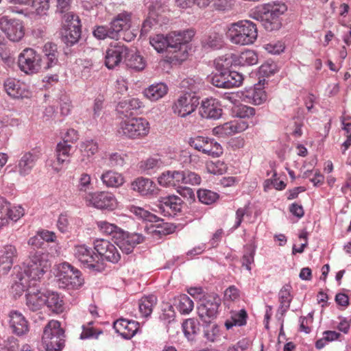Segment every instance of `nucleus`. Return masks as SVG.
I'll use <instances>...</instances> for the list:
<instances>
[{
    "mask_svg": "<svg viewBox=\"0 0 351 351\" xmlns=\"http://www.w3.org/2000/svg\"><path fill=\"white\" fill-rule=\"evenodd\" d=\"M118 118L121 119L117 130L119 136L136 139L149 132V123L144 118L132 117L128 111H119Z\"/></svg>",
    "mask_w": 351,
    "mask_h": 351,
    "instance_id": "obj_1",
    "label": "nucleus"
},
{
    "mask_svg": "<svg viewBox=\"0 0 351 351\" xmlns=\"http://www.w3.org/2000/svg\"><path fill=\"white\" fill-rule=\"evenodd\" d=\"M51 265L49 254L41 250H31L23 263V274L33 282L40 281Z\"/></svg>",
    "mask_w": 351,
    "mask_h": 351,
    "instance_id": "obj_2",
    "label": "nucleus"
},
{
    "mask_svg": "<svg viewBox=\"0 0 351 351\" xmlns=\"http://www.w3.org/2000/svg\"><path fill=\"white\" fill-rule=\"evenodd\" d=\"M230 41L239 45L253 44L258 36L256 25L250 21H241L230 25L228 29Z\"/></svg>",
    "mask_w": 351,
    "mask_h": 351,
    "instance_id": "obj_3",
    "label": "nucleus"
},
{
    "mask_svg": "<svg viewBox=\"0 0 351 351\" xmlns=\"http://www.w3.org/2000/svg\"><path fill=\"white\" fill-rule=\"evenodd\" d=\"M64 332L60 323L51 320L45 326L42 337V346L47 351H60L64 346Z\"/></svg>",
    "mask_w": 351,
    "mask_h": 351,
    "instance_id": "obj_4",
    "label": "nucleus"
},
{
    "mask_svg": "<svg viewBox=\"0 0 351 351\" xmlns=\"http://www.w3.org/2000/svg\"><path fill=\"white\" fill-rule=\"evenodd\" d=\"M195 35V32L191 29L183 31H173L167 34L168 41V50H172L175 53L183 49L182 56L175 55L174 58L178 60H184L187 57L186 44L189 43Z\"/></svg>",
    "mask_w": 351,
    "mask_h": 351,
    "instance_id": "obj_5",
    "label": "nucleus"
},
{
    "mask_svg": "<svg viewBox=\"0 0 351 351\" xmlns=\"http://www.w3.org/2000/svg\"><path fill=\"white\" fill-rule=\"evenodd\" d=\"M58 283L60 288L77 289L84 283L80 271L68 263H63L58 267Z\"/></svg>",
    "mask_w": 351,
    "mask_h": 351,
    "instance_id": "obj_6",
    "label": "nucleus"
},
{
    "mask_svg": "<svg viewBox=\"0 0 351 351\" xmlns=\"http://www.w3.org/2000/svg\"><path fill=\"white\" fill-rule=\"evenodd\" d=\"M81 25L79 16L75 14H66L62 21V40L66 45L77 43L81 37Z\"/></svg>",
    "mask_w": 351,
    "mask_h": 351,
    "instance_id": "obj_7",
    "label": "nucleus"
},
{
    "mask_svg": "<svg viewBox=\"0 0 351 351\" xmlns=\"http://www.w3.org/2000/svg\"><path fill=\"white\" fill-rule=\"evenodd\" d=\"M18 64L20 69L27 74L38 73L43 69L41 58L31 48H26L21 53L18 58Z\"/></svg>",
    "mask_w": 351,
    "mask_h": 351,
    "instance_id": "obj_8",
    "label": "nucleus"
},
{
    "mask_svg": "<svg viewBox=\"0 0 351 351\" xmlns=\"http://www.w3.org/2000/svg\"><path fill=\"white\" fill-rule=\"evenodd\" d=\"M74 255L84 267L92 271H101L104 269V265L99 256L84 245L76 246Z\"/></svg>",
    "mask_w": 351,
    "mask_h": 351,
    "instance_id": "obj_9",
    "label": "nucleus"
},
{
    "mask_svg": "<svg viewBox=\"0 0 351 351\" xmlns=\"http://www.w3.org/2000/svg\"><path fill=\"white\" fill-rule=\"evenodd\" d=\"M243 80V75L234 71H217L210 79L213 85L223 88L238 87L242 84Z\"/></svg>",
    "mask_w": 351,
    "mask_h": 351,
    "instance_id": "obj_10",
    "label": "nucleus"
},
{
    "mask_svg": "<svg viewBox=\"0 0 351 351\" xmlns=\"http://www.w3.org/2000/svg\"><path fill=\"white\" fill-rule=\"evenodd\" d=\"M84 199L87 206L99 209L113 210L117 206L115 197L108 192H89L84 195Z\"/></svg>",
    "mask_w": 351,
    "mask_h": 351,
    "instance_id": "obj_11",
    "label": "nucleus"
},
{
    "mask_svg": "<svg viewBox=\"0 0 351 351\" xmlns=\"http://www.w3.org/2000/svg\"><path fill=\"white\" fill-rule=\"evenodd\" d=\"M0 29L12 42H19L24 36V27L22 22L6 16L0 18Z\"/></svg>",
    "mask_w": 351,
    "mask_h": 351,
    "instance_id": "obj_12",
    "label": "nucleus"
},
{
    "mask_svg": "<svg viewBox=\"0 0 351 351\" xmlns=\"http://www.w3.org/2000/svg\"><path fill=\"white\" fill-rule=\"evenodd\" d=\"M220 298L215 295H208L201 300L197 308L199 318L205 323H210L218 313Z\"/></svg>",
    "mask_w": 351,
    "mask_h": 351,
    "instance_id": "obj_13",
    "label": "nucleus"
},
{
    "mask_svg": "<svg viewBox=\"0 0 351 351\" xmlns=\"http://www.w3.org/2000/svg\"><path fill=\"white\" fill-rule=\"evenodd\" d=\"M118 238L114 243L119 247L122 252L129 254L134 247L145 241V237L139 233H128L123 230L121 233H118Z\"/></svg>",
    "mask_w": 351,
    "mask_h": 351,
    "instance_id": "obj_14",
    "label": "nucleus"
},
{
    "mask_svg": "<svg viewBox=\"0 0 351 351\" xmlns=\"http://www.w3.org/2000/svg\"><path fill=\"white\" fill-rule=\"evenodd\" d=\"M128 47L120 43H111L106 52V66L111 69L119 65L123 58L128 55Z\"/></svg>",
    "mask_w": 351,
    "mask_h": 351,
    "instance_id": "obj_15",
    "label": "nucleus"
},
{
    "mask_svg": "<svg viewBox=\"0 0 351 351\" xmlns=\"http://www.w3.org/2000/svg\"><path fill=\"white\" fill-rule=\"evenodd\" d=\"M41 154L40 149H33L24 153L16 165L19 175L21 176L29 175L35 167L37 160L40 158Z\"/></svg>",
    "mask_w": 351,
    "mask_h": 351,
    "instance_id": "obj_16",
    "label": "nucleus"
},
{
    "mask_svg": "<svg viewBox=\"0 0 351 351\" xmlns=\"http://www.w3.org/2000/svg\"><path fill=\"white\" fill-rule=\"evenodd\" d=\"M131 189L142 196H152L158 194V189L150 179L140 177L131 183Z\"/></svg>",
    "mask_w": 351,
    "mask_h": 351,
    "instance_id": "obj_17",
    "label": "nucleus"
},
{
    "mask_svg": "<svg viewBox=\"0 0 351 351\" xmlns=\"http://www.w3.org/2000/svg\"><path fill=\"white\" fill-rule=\"evenodd\" d=\"M36 285V283L33 282L26 293V305L32 311H38L45 305V293L37 289Z\"/></svg>",
    "mask_w": 351,
    "mask_h": 351,
    "instance_id": "obj_18",
    "label": "nucleus"
},
{
    "mask_svg": "<svg viewBox=\"0 0 351 351\" xmlns=\"http://www.w3.org/2000/svg\"><path fill=\"white\" fill-rule=\"evenodd\" d=\"M113 327L115 331L123 338L130 339L138 332L139 323L121 318L114 322Z\"/></svg>",
    "mask_w": 351,
    "mask_h": 351,
    "instance_id": "obj_19",
    "label": "nucleus"
},
{
    "mask_svg": "<svg viewBox=\"0 0 351 351\" xmlns=\"http://www.w3.org/2000/svg\"><path fill=\"white\" fill-rule=\"evenodd\" d=\"M248 124L245 121L234 123L232 121L225 123L213 129V134L221 138H226L237 132L246 130Z\"/></svg>",
    "mask_w": 351,
    "mask_h": 351,
    "instance_id": "obj_20",
    "label": "nucleus"
},
{
    "mask_svg": "<svg viewBox=\"0 0 351 351\" xmlns=\"http://www.w3.org/2000/svg\"><path fill=\"white\" fill-rule=\"evenodd\" d=\"M17 256V250L14 245H6L2 248L0 255V268L3 274H7L11 269L14 260Z\"/></svg>",
    "mask_w": 351,
    "mask_h": 351,
    "instance_id": "obj_21",
    "label": "nucleus"
},
{
    "mask_svg": "<svg viewBox=\"0 0 351 351\" xmlns=\"http://www.w3.org/2000/svg\"><path fill=\"white\" fill-rule=\"evenodd\" d=\"M9 316L10 328L14 333L23 335L29 331L28 322L21 313L12 311Z\"/></svg>",
    "mask_w": 351,
    "mask_h": 351,
    "instance_id": "obj_22",
    "label": "nucleus"
},
{
    "mask_svg": "<svg viewBox=\"0 0 351 351\" xmlns=\"http://www.w3.org/2000/svg\"><path fill=\"white\" fill-rule=\"evenodd\" d=\"M132 23V14L130 12L124 11L117 14L110 23L112 32L115 34L117 38L120 36V33L122 30L130 29Z\"/></svg>",
    "mask_w": 351,
    "mask_h": 351,
    "instance_id": "obj_23",
    "label": "nucleus"
},
{
    "mask_svg": "<svg viewBox=\"0 0 351 351\" xmlns=\"http://www.w3.org/2000/svg\"><path fill=\"white\" fill-rule=\"evenodd\" d=\"M184 175L182 171H166L158 178L160 185L169 187H179L183 184Z\"/></svg>",
    "mask_w": 351,
    "mask_h": 351,
    "instance_id": "obj_24",
    "label": "nucleus"
},
{
    "mask_svg": "<svg viewBox=\"0 0 351 351\" xmlns=\"http://www.w3.org/2000/svg\"><path fill=\"white\" fill-rule=\"evenodd\" d=\"M43 51L44 56L41 59L44 70H47L57 64L58 51L56 44L47 43L43 47Z\"/></svg>",
    "mask_w": 351,
    "mask_h": 351,
    "instance_id": "obj_25",
    "label": "nucleus"
},
{
    "mask_svg": "<svg viewBox=\"0 0 351 351\" xmlns=\"http://www.w3.org/2000/svg\"><path fill=\"white\" fill-rule=\"evenodd\" d=\"M199 105V98L191 93H185L180 95L173 103V108L174 110H181L182 108H189V110H196Z\"/></svg>",
    "mask_w": 351,
    "mask_h": 351,
    "instance_id": "obj_26",
    "label": "nucleus"
},
{
    "mask_svg": "<svg viewBox=\"0 0 351 351\" xmlns=\"http://www.w3.org/2000/svg\"><path fill=\"white\" fill-rule=\"evenodd\" d=\"M4 88L6 93L13 98H21L24 95V84L15 78H8L4 82Z\"/></svg>",
    "mask_w": 351,
    "mask_h": 351,
    "instance_id": "obj_27",
    "label": "nucleus"
},
{
    "mask_svg": "<svg viewBox=\"0 0 351 351\" xmlns=\"http://www.w3.org/2000/svg\"><path fill=\"white\" fill-rule=\"evenodd\" d=\"M82 157L80 162L87 165L88 159L98 152V144L93 140H86L80 145Z\"/></svg>",
    "mask_w": 351,
    "mask_h": 351,
    "instance_id": "obj_28",
    "label": "nucleus"
},
{
    "mask_svg": "<svg viewBox=\"0 0 351 351\" xmlns=\"http://www.w3.org/2000/svg\"><path fill=\"white\" fill-rule=\"evenodd\" d=\"M291 287L289 285H285L279 291V302L278 313L283 316L290 306L292 300L291 295Z\"/></svg>",
    "mask_w": 351,
    "mask_h": 351,
    "instance_id": "obj_29",
    "label": "nucleus"
},
{
    "mask_svg": "<svg viewBox=\"0 0 351 351\" xmlns=\"http://www.w3.org/2000/svg\"><path fill=\"white\" fill-rule=\"evenodd\" d=\"M261 82L262 81L260 80L258 84H256L252 90L247 92L245 95L246 102L257 106L264 103L267 100V94L265 91L261 88Z\"/></svg>",
    "mask_w": 351,
    "mask_h": 351,
    "instance_id": "obj_30",
    "label": "nucleus"
},
{
    "mask_svg": "<svg viewBox=\"0 0 351 351\" xmlns=\"http://www.w3.org/2000/svg\"><path fill=\"white\" fill-rule=\"evenodd\" d=\"M101 180L104 184L108 187H118L124 183V178L116 171L108 170L101 176Z\"/></svg>",
    "mask_w": 351,
    "mask_h": 351,
    "instance_id": "obj_31",
    "label": "nucleus"
},
{
    "mask_svg": "<svg viewBox=\"0 0 351 351\" xmlns=\"http://www.w3.org/2000/svg\"><path fill=\"white\" fill-rule=\"evenodd\" d=\"M45 304L53 312L60 313L63 311V301L55 292L45 293Z\"/></svg>",
    "mask_w": 351,
    "mask_h": 351,
    "instance_id": "obj_32",
    "label": "nucleus"
},
{
    "mask_svg": "<svg viewBox=\"0 0 351 351\" xmlns=\"http://www.w3.org/2000/svg\"><path fill=\"white\" fill-rule=\"evenodd\" d=\"M156 303L157 298L154 295L143 297L138 302V309L141 315L143 317H149Z\"/></svg>",
    "mask_w": 351,
    "mask_h": 351,
    "instance_id": "obj_33",
    "label": "nucleus"
},
{
    "mask_svg": "<svg viewBox=\"0 0 351 351\" xmlns=\"http://www.w3.org/2000/svg\"><path fill=\"white\" fill-rule=\"evenodd\" d=\"M261 22L264 28L269 32L278 30L280 28L281 19H278L273 14L261 10Z\"/></svg>",
    "mask_w": 351,
    "mask_h": 351,
    "instance_id": "obj_34",
    "label": "nucleus"
},
{
    "mask_svg": "<svg viewBox=\"0 0 351 351\" xmlns=\"http://www.w3.org/2000/svg\"><path fill=\"white\" fill-rule=\"evenodd\" d=\"M165 165V161L160 156H154L142 160L139 163V168L144 172L149 173L151 171H156Z\"/></svg>",
    "mask_w": 351,
    "mask_h": 351,
    "instance_id": "obj_35",
    "label": "nucleus"
},
{
    "mask_svg": "<svg viewBox=\"0 0 351 351\" xmlns=\"http://www.w3.org/2000/svg\"><path fill=\"white\" fill-rule=\"evenodd\" d=\"M167 93V87L163 83L151 85L144 91L145 96L152 101L162 97Z\"/></svg>",
    "mask_w": 351,
    "mask_h": 351,
    "instance_id": "obj_36",
    "label": "nucleus"
},
{
    "mask_svg": "<svg viewBox=\"0 0 351 351\" xmlns=\"http://www.w3.org/2000/svg\"><path fill=\"white\" fill-rule=\"evenodd\" d=\"M160 208L165 210L169 208L172 212H179L182 209L181 199L176 195L160 197L159 199Z\"/></svg>",
    "mask_w": 351,
    "mask_h": 351,
    "instance_id": "obj_37",
    "label": "nucleus"
},
{
    "mask_svg": "<svg viewBox=\"0 0 351 351\" xmlns=\"http://www.w3.org/2000/svg\"><path fill=\"white\" fill-rule=\"evenodd\" d=\"M72 149L71 145L65 142H60L56 148V156L58 164H69L71 156L70 152Z\"/></svg>",
    "mask_w": 351,
    "mask_h": 351,
    "instance_id": "obj_38",
    "label": "nucleus"
},
{
    "mask_svg": "<svg viewBox=\"0 0 351 351\" xmlns=\"http://www.w3.org/2000/svg\"><path fill=\"white\" fill-rule=\"evenodd\" d=\"M247 313L245 309H241L238 312H232L230 318L225 322V326L229 330L234 326H245L247 323Z\"/></svg>",
    "mask_w": 351,
    "mask_h": 351,
    "instance_id": "obj_39",
    "label": "nucleus"
},
{
    "mask_svg": "<svg viewBox=\"0 0 351 351\" xmlns=\"http://www.w3.org/2000/svg\"><path fill=\"white\" fill-rule=\"evenodd\" d=\"M237 56L229 53L218 58L215 60V66L217 71H230L229 69L234 64H238Z\"/></svg>",
    "mask_w": 351,
    "mask_h": 351,
    "instance_id": "obj_40",
    "label": "nucleus"
},
{
    "mask_svg": "<svg viewBox=\"0 0 351 351\" xmlns=\"http://www.w3.org/2000/svg\"><path fill=\"white\" fill-rule=\"evenodd\" d=\"M223 36L217 32H212L202 40L205 49H217L223 45Z\"/></svg>",
    "mask_w": 351,
    "mask_h": 351,
    "instance_id": "obj_41",
    "label": "nucleus"
},
{
    "mask_svg": "<svg viewBox=\"0 0 351 351\" xmlns=\"http://www.w3.org/2000/svg\"><path fill=\"white\" fill-rule=\"evenodd\" d=\"M97 226L101 232L107 235H111L114 241L118 238V233H121L123 232V230L120 228L106 221H97Z\"/></svg>",
    "mask_w": 351,
    "mask_h": 351,
    "instance_id": "obj_42",
    "label": "nucleus"
},
{
    "mask_svg": "<svg viewBox=\"0 0 351 351\" xmlns=\"http://www.w3.org/2000/svg\"><path fill=\"white\" fill-rule=\"evenodd\" d=\"M202 152L208 156L217 158L222 154L223 148L219 143L215 142L213 139L208 138Z\"/></svg>",
    "mask_w": 351,
    "mask_h": 351,
    "instance_id": "obj_43",
    "label": "nucleus"
},
{
    "mask_svg": "<svg viewBox=\"0 0 351 351\" xmlns=\"http://www.w3.org/2000/svg\"><path fill=\"white\" fill-rule=\"evenodd\" d=\"M237 63L241 66H252L258 62V56L252 50H245L237 56Z\"/></svg>",
    "mask_w": 351,
    "mask_h": 351,
    "instance_id": "obj_44",
    "label": "nucleus"
},
{
    "mask_svg": "<svg viewBox=\"0 0 351 351\" xmlns=\"http://www.w3.org/2000/svg\"><path fill=\"white\" fill-rule=\"evenodd\" d=\"M149 43L158 53H162L168 50L167 35L156 34L152 36L149 38Z\"/></svg>",
    "mask_w": 351,
    "mask_h": 351,
    "instance_id": "obj_45",
    "label": "nucleus"
},
{
    "mask_svg": "<svg viewBox=\"0 0 351 351\" xmlns=\"http://www.w3.org/2000/svg\"><path fill=\"white\" fill-rule=\"evenodd\" d=\"M128 67L139 71L145 69L146 63L143 58L138 53H132L126 59Z\"/></svg>",
    "mask_w": 351,
    "mask_h": 351,
    "instance_id": "obj_46",
    "label": "nucleus"
},
{
    "mask_svg": "<svg viewBox=\"0 0 351 351\" xmlns=\"http://www.w3.org/2000/svg\"><path fill=\"white\" fill-rule=\"evenodd\" d=\"M287 9V6L285 3L275 2L265 4L262 8V10L273 14L278 19H280L281 15L285 12Z\"/></svg>",
    "mask_w": 351,
    "mask_h": 351,
    "instance_id": "obj_47",
    "label": "nucleus"
},
{
    "mask_svg": "<svg viewBox=\"0 0 351 351\" xmlns=\"http://www.w3.org/2000/svg\"><path fill=\"white\" fill-rule=\"evenodd\" d=\"M114 244L110 243L109 241L106 239H97L94 243V248L97 252V255L100 259L104 256H106V253L108 250H114Z\"/></svg>",
    "mask_w": 351,
    "mask_h": 351,
    "instance_id": "obj_48",
    "label": "nucleus"
},
{
    "mask_svg": "<svg viewBox=\"0 0 351 351\" xmlns=\"http://www.w3.org/2000/svg\"><path fill=\"white\" fill-rule=\"evenodd\" d=\"M113 29L110 24L108 26L100 25L97 26L93 32V36L99 39L104 40L106 38H110L112 39H117L115 34L112 32Z\"/></svg>",
    "mask_w": 351,
    "mask_h": 351,
    "instance_id": "obj_49",
    "label": "nucleus"
},
{
    "mask_svg": "<svg viewBox=\"0 0 351 351\" xmlns=\"http://www.w3.org/2000/svg\"><path fill=\"white\" fill-rule=\"evenodd\" d=\"M197 193L199 200L204 204H211L219 197L217 193L207 189H199Z\"/></svg>",
    "mask_w": 351,
    "mask_h": 351,
    "instance_id": "obj_50",
    "label": "nucleus"
},
{
    "mask_svg": "<svg viewBox=\"0 0 351 351\" xmlns=\"http://www.w3.org/2000/svg\"><path fill=\"white\" fill-rule=\"evenodd\" d=\"M182 330L185 337L189 340H193L198 330V327L194 319H188L182 324Z\"/></svg>",
    "mask_w": 351,
    "mask_h": 351,
    "instance_id": "obj_51",
    "label": "nucleus"
},
{
    "mask_svg": "<svg viewBox=\"0 0 351 351\" xmlns=\"http://www.w3.org/2000/svg\"><path fill=\"white\" fill-rule=\"evenodd\" d=\"M193 300L186 295H182L179 298L177 306L178 311L182 314H189L193 308Z\"/></svg>",
    "mask_w": 351,
    "mask_h": 351,
    "instance_id": "obj_52",
    "label": "nucleus"
},
{
    "mask_svg": "<svg viewBox=\"0 0 351 351\" xmlns=\"http://www.w3.org/2000/svg\"><path fill=\"white\" fill-rule=\"evenodd\" d=\"M204 329V336L208 341L214 342L219 336V328L215 324L208 323Z\"/></svg>",
    "mask_w": 351,
    "mask_h": 351,
    "instance_id": "obj_53",
    "label": "nucleus"
},
{
    "mask_svg": "<svg viewBox=\"0 0 351 351\" xmlns=\"http://www.w3.org/2000/svg\"><path fill=\"white\" fill-rule=\"evenodd\" d=\"M32 283L33 281H31L23 274L19 281L16 282L12 287V289L16 292V294L21 295L25 291L27 292V289L29 286H32Z\"/></svg>",
    "mask_w": 351,
    "mask_h": 351,
    "instance_id": "obj_54",
    "label": "nucleus"
},
{
    "mask_svg": "<svg viewBox=\"0 0 351 351\" xmlns=\"http://www.w3.org/2000/svg\"><path fill=\"white\" fill-rule=\"evenodd\" d=\"M130 211L138 219H142L143 220L153 221L156 218L154 215L141 207L131 206L130 207Z\"/></svg>",
    "mask_w": 351,
    "mask_h": 351,
    "instance_id": "obj_55",
    "label": "nucleus"
},
{
    "mask_svg": "<svg viewBox=\"0 0 351 351\" xmlns=\"http://www.w3.org/2000/svg\"><path fill=\"white\" fill-rule=\"evenodd\" d=\"M92 188L91 177L86 173H82L78 180L77 189L80 193H85L86 195L88 191Z\"/></svg>",
    "mask_w": 351,
    "mask_h": 351,
    "instance_id": "obj_56",
    "label": "nucleus"
},
{
    "mask_svg": "<svg viewBox=\"0 0 351 351\" xmlns=\"http://www.w3.org/2000/svg\"><path fill=\"white\" fill-rule=\"evenodd\" d=\"M207 170L214 175H222L226 172L227 165L222 161L217 160L215 162L207 164Z\"/></svg>",
    "mask_w": 351,
    "mask_h": 351,
    "instance_id": "obj_57",
    "label": "nucleus"
},
{
    "mask_svg": "<svg viewBox=\"0 0 351 351\" xmlns=\"http://www.w3.org/2000/svg\"><path fill=\"white\" fill-rule=\"evenodd\" d=\"M9 221V203L4 199L0 200V229Z\"/></svg>",
    "mask_w": 351,
    "mask_h": 351,
    "instance_id": "obj_58",
    "label": "nucleus"
},
{
    "mask_svg": "<svg viewBox=\"0 0 351 351\" xmlns=\"http://www.w3.org/2000/svg\"><path fill=\"white\" fill-rule=\"evenodd\" d=\"M108 166L111 167H122L125 163L123 156L119 152L108 153Z\"/></svg>",
    "mask_w": 351,
    "mask_h": 351,
    "instance_id": "obj_59",
    "label": "nucleus"
},
{
    "mask_svg": "<svg viewBox=\"0 0 351 351\" xmlns=\"http://www.w3.org/2000/svg\"><path fill=\"white\" fill-rule=\"evenodd\" d=\"M199 108L203 110H221L220 101L214 97H207L199 101Z\"/></svg>",
    "mask_w": 351,
    "mask_h": 351,
    "instance_id": "obj_60",
    "label": "nucleus"
},
{
    "mask_svg": "<svg viewBox=\"0 0 351 351\" xmlns=\"http://www.w3.org/2000/svg\"><path fill=\"white\" fill-rule=\"evenodd\" d=\"M234 2V0H216L213 7L219 12H227L232 9Z\"/></svg>",
    "mask_w": 351,
    "mask_h": 351,
    "instance_id": "obj_61",
    "label": "nucleus"
},
{
    "mask_svg": "<svg viewBox=\"0 0 351 351\" xmlns=\"http://www.w3.org/2000/svg\"><path fill=\"white\" fill-rule=\"evenodd\" d=\"M29 4L38 14H43L49 8V0H30L26 5Z\"/></svg>",
    "mask_w": 351,
    "mask_h": 351,
    "instance_id": "obj_62",
    "label": "nucleus"
},
{
    "mask_svg": "<svg viewBox=\"0 0 351 351\" xmlns=\"http://www.w3.org/2000/svg\"><path fill=\"white\" fill-rule=\"evenodd\" d=\"M184 175L183 184L198 185L201 183V177L196 173L189 171H182Z\"/></svg>",
    "mask_w": 351,
    "mask_h": 351,
    "instance_id": "obj_63",
    "label": "nucleus"
},
{
    "mask_svg": "<svg viewBox=\"0 0 351 351\" xmlns=\"http://www.w3.org/2000/svg\"><path fill=\"white\" fill-rule=\"evenodd\" d=\"M176 226L171 223H162L156 226V228L152 230L153 232L157 233L160 236H165L174 232Z\"/></svg>",
    "mask_w": 351,
    "mask_h": 351,
    "instance_id": "obj_64",
    "label": "nucleus"
}]
</instances>
